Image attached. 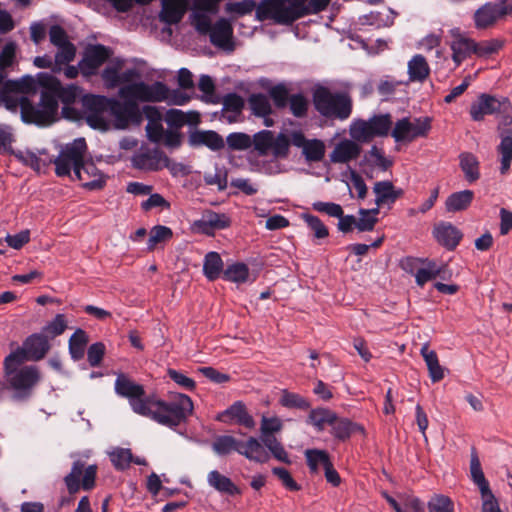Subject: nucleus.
I'll return each instance as SVG.
<instances>
[{
    "mask_svg": "<svg viewBox=\"0 0 512 512\" xmlns=\"http://www.w3.org/2000/svg\"><path fill=\"white\" fill-rule=\"evenodd\" d=\"M87 144L84 138H77L66 144L59 155L52 161L55 173L59 177L69 176L73 167L76 177L83 181V187L88 190H100L106 184V177L92 161H85Z\"/></svg>",
    "mask_w": 512,
    "mask_h": 512,
    "instance_id": "1",
    "label": "nucleus"
},
{
    "mask_svg": "<svg viewBox=\"0 0 512 512\" xmlns=\"http://www.w3.org/2000/svg\"><path fill=\"white\" fill-rule=\"evenodd\" d=\"M23 363L9 355L3 361L4 387L11 392V398L15 402L28 401L42 379L38 366H22Z\"/></svg>",
    "mask_w": 512,
    "mask_h": 512,
    "instance_id": "2",
    "label": "nucleus"
},
{
    "mask_svg": "<svg viewBox=\"0 0 512 512\" xmlns=\"http://www.w3.org/2000/svg\"><path fill=\"white\" fill-rule=\"evenodd\" d=\"M149 402L150 413L146 416L170 428L186 422L194 409L192 399L182 393L172 394L168 401L150 398Z\"/></svg>",
    "mask_w": 512,
    "mask_h": 512,
    "instance_id": "3",
    "label": "nucleus"
},
{
    "mask_svg": "<svg viewBox=\"0 0 512 512\" xmlns=\"http://www.w3.org/2000/svg\"><path fill=\"white\" fill-rule=\"evenodd\" d=\"M309 0H262L256 9L259 21L272 20L279 25H292L307 16Z\"/></svg>",
    "mask_w": 512,
    "mask_h": 512,
    "instance_id": "4",
    "label": "nucleus"
},
{
    "mask_svg": "<svg viewBox=\"0 0 512 512\" xmlns=\"http://www.w3.org/2000/svg\"><path fill=\"white\" fill-rule=\"evenodd\" d=\"M57 97L51 89L42 88L40 101L36 105L29 98L21 97L19 101L21 118L25 123L38 126H48L57 120L58 104Z\"/></svg>",
    "mask_w": 512,
    "mask_h": 512,
    "instance_id": "5",
    "label": "nucleus"
},
{
    "mask_svg": "<svg viewBox=\"0 0 512 512\" xmlns=\"http://www.w3.org/2000/svg\"><path fill=\"white\" fill-rule=\"evenodd\" d=\"M315 110L328 119L346 120L352 113V100L342 92H332L325 86H318L312 92Z\"/></svg>",
    "mask_w": 512,
    "mask_h": 512,
    "instance_id": "6",
    "label": "nucleus"
},
{
    "mask_svg": "<svg viewBox=\"0 0 512 512\" xmlns=\"http://www.w3.org/2000/svg\"><path fill=\"white\" fill-rule=\"evenodd\" d=\"M486 115H496L500 127L511 126L512 104L510 100L503 96L481 94L477 101L471 104L470 116L474 121H482Z\"/></svg>",
    "mask_w": 512,
    "mask_h": 512,
    "instance_id": "7",
    "label": "nucleus"
},
{
    "mask_svg": "<svg viewBox=\"0 0 512 512\" xmlns=\"http://www.w3.org/2000/svg\"><path fill=\"white\" fill-rule=\"evenodd\" d=\"M252 145L260 156H267L271 151L276 159H286L290 153V138L285 133L277 136L271 130H261L253 135Z\"/></svg>",
    "mask_w": 512,
    "mask_h": 512,
    "instance_id": "8",
    "label": "nucleus"
},
{
    "mask_svg": "<svg viewBox=\"0 0 512 512\" xmlns=\"http://www.w3.org/2000/svg\"><path fill=\"white\" fill-rule=\"evenodd\" d=\"M392 127L390 114L374 115L368 120L358 119L350 128L352 138L358 142L367 143L375 137L387 136Z\"/></svg>",
    "mask_w": 512,
    "mask_h": 512,
    "instance_id": "9",
    "label": "nucleus"
},
{
    "mask_svg": "<svg viewBox=\"0 0 512 512\" xmlns=\"http://www.w3.org/2000/svg\"><path fill=\"white\" fill-rule=\"evenodd\" d=\"M114 388L116 394L129 400V403L135 413L139 415H147L150 413V397H146V393L142 385L132 381L126 374L118 373Z\"/></svg>",
    "mask_w": 512,
    "mask_h": 512,
    "instance_id": "10",
    "label": "nucleus"
},
{
    "mask_svg": "<svg viewBox=\"0 0 512 512\" xmlns=\"http://www.w3.org/2000/svg\"><path fill=\"white\" fill-rule=\"evenodd\" d=\"M118 95L120 98L134 97L136 101L141 102H162L169 98L170 91L167 85L160 81L152 84L139 81L120 87Z\"/></svg>",
    "mask_w": 512,
    "mask_h": 512,
    "instance_id": "11",
    "label": "nucleus"
},
{
    "mask_svg": "<svg viewBox=\"0 0 512 512\" xmlns=\"http://www.w3.org/2000/svg\"><path fill=\"white\" fill-rule=\"evenodd\" d=\"M277 109L289 106L290 113L296 118H305L308 115L309 101L303 93L290 95L285 84L279 83L272 86L268 91Z\"/></svg>",
    "mask_w": 512,
    "mask_h": 512,
    "instance_id": "12",
    "label": "nucleus"
},
{
    "mask_svg": "<svg viewBox=\"0 0 512 512\" xmlns=\"http://www.w3.org/2000/svg\"><path fill=\"white\" fill-rule=\"evenodd\" d=\"M111 98L103 95L85 94L81 104L86 123L93 129L107 130L108 122L104 116L109 112Z\"/></svg>",
    "mask_w": 512,
    "mask_h": 512,
    "instance_id": "13",
    "label": "nucleus"
},
{
    "mask_svg": "<svg viewBox=\"0 0 512 512\" xmlns=\"http://www.w3.org/2000/svg\"><path fill=\"white\" fill-rule=\"evenodd\" d=\"M97 476V466L89 465L85 467V463L76 460L72 464L70 473L64 477V483L70 495H75L82 488L90 491L95 487Z\"/></svg>",
    "mask_w": 512,
    "mask_h": 512,
    "instance_id": "14",
    "label": "nucleus"
},
{
    "mask_svg": "<svg viewBox=\"0 0 512 512\" xmlns=\"http://www.w3.org/2000/svg\"><path fill=\"white\" fill-rule=\"evenodd\" d=\"M430 117L415 118L413 122L408 117L399 119L391 131L395 142L410 143L417 138L427 137L431 130Z\"/></svg>",
    "mask_w": 512,
    "mask_h": 512,
    "instance_id": "15",
    "label": "nucleus"
},
{
    "mask_svg": "<svg viewBox=\"0 0 512 512\" xmlns=\"http://www.w3.org/2000/svg\"><path fill=\"white\" fill-rule=\"evenodd\" d=\"M51 348L49 338L44 333H33L29 335L23 342L21 347H17L9 356L26 361H40Z\"/></svg>",
    "mask_w": 512,
    "mask_h": 512,
    "instance_id": "16",
    "label": "nucleus"
},
{
    "mask_svg": "<svg viewBox=\"0 0 512 512\" xmlns=\"http://www.w3.org/2000/svg\"><path fill=\"white\" fill-rule=\"evenodd\" d=\"M121 102L111 98L109 114L114 117L117 128L124 129L130 123L139 125L142 122V112L134 97L122 98Z\"/></svg>",
    "mask_w": 512,
    "mask_h": 512,
    "instance_id": "17",
    "label": "nucleus"
},
{
    "mask_svg": "<svg viewBox=\"0 0 512 512\" xmlns=\"http://www.w3.org/2000/svg\"><path fill=\"white\" fill-rule=\"evenodd\" d=\"M512 14V0H497L488 2L478 8L473 16L477 29H487L498 19Z\"/></svg>",
    "mask_w": 512,
    "mask_h": 512,
    "instance_id": "18",
    "label": "nucleus"
},
{
    "mask_svg": "<svg viewBox=\"0 0 512 512\" xmlns=\"http://www.w3.org/2000/svg\"><path fill=\"white\" fill-rule=\"evenodd\" d=\"M37 84L41 88H48L54 91L58 102L61 101L64 106L72 105L81 92L80 87L75 84L63 86L58 78L47 72H40L36 76Z\"/></svg>",
    "mask_w": 512,
    "mask_h": 512,
    "instance_id": "19",
    "label": "nucleus"
},
{
    "mask_svg": "<svg viewBox=\"0 0 512 512\" xmlns=\"http://www.w3.org/2000/svg\"><path fill=\"white\" fill-rule=\"evenodd\" d=\"M113 51L102 44L88 45L83 58L79 61L81 74L89 78L98 73V69L109 60Z\"/></svg>",
    "mask_w": 512,
    "mask_h": 512,
    "instance_id": "20",
    "label": "nucleus"
},
{
    "mask_svg": "<svg viewBox=\"0 0 512 512\" xmlns=\"http://www.w3.org/2000/svg\"><path fill=\"white\" fill-rule=\"evenodd\" d=\"M290 146L302 148L307 162L322 161L325 156V144L319 139H307L301 130H293L290 135Z\"/></svg>",
    "mask_w": 512,
    "mask_h": 512,
    "instance_id": "21",
    "label": "nucleus"
},
{
    "mask_svg": "<svg viewBox=\"0 0 512 512\" xmlns=\"http://www.w3.org/2000/svg\"><path fill=\"white\" fill-rule=\"evenodd\" d=\"M230 226L231 219L228 215L213 210H206L201 219L193 223L195 229L207 236H213L216 230L226 229Z\"/></svg>",
    "mask_w": 512,
    "mask_h": 512,
    "instance_id": "22",
    "label": "nucleus"
},
{
    "mask_svg": "<svg viewBox=\"0 0 512 512\" xmlns=\"http://www.w3.org/2000/svg\"><path fill=\"white\" fill-rule=\"evenodd\" d=\"M168 161V156L159 148L141 149L132 158L133 166L148 171L163 169V162Z\"/></svg>",
    "mask_w": 512,
    "mask_h": 512,
    "instance_id": "23",
    "label": "nucleus"
},
{
    "mask_svg": "<svg viewBox=\"0 0 512 512\" xmlns=\"http://www.w3.org/2000/svg\"><path fill=\"white\" fill-rule=\"evenodd\" d=\"M216 420L226 424H238L251 429L255 426L253 417L248 413L246 405L242 401H236L226 410L219 413Z\"/></svg>",
    "mask_w": 512,
    "mask_h": 512,
    "instance_id": "24",
    "label": "nucleus"
},
{
    "mask_svg": "<svg viewBox=\"0 0 512 512\" xmlns=\"http://www.w3.org/2000/svg\"><path fill=\"white\" fill-rule=\"evenodd\" d=\"M433 235L437 242L447 250H454L460 243L462 232L449 222H441L433 229Z\"/></svg>",
    "mask_w": 512,
    "mask_h": 512,
    "instance_id": "25",
    "label": "nucleus"
},
{
    "mask_svg": "<svg viewBox=\"0 0 512 512\" xmlns=\"http://www.w3.org/2000/svg\"><path fill=\"white\" fill-rule=\"evenodd\" d=\"M209 37L214 46L233 50V27L226 18H220L213 24Z\"/></svg>",
    "mask_w": 512,
    "mask_h": 512,
    "instance_id": "26",
    "label": "nucleus"
},
{
    "mask_svg": "<svg viewBox=\"0 0 512 512\" xmlns=\"http://www.w3.org/2000/svg\"><path fill=\"white\" fill-rule=\"evenodd\" d=\"M357 142L348 139L339 141L329 155L330 161L344 164L356 160L362 152V148Z\"/></svg>",
    "mask_w": 512,
    "mask_h": 512,
    "instance_id": "27",
    "label": "nucleus"
},
{
    "mask_svg": "<svg viewBox=\"0 0 512 512\" xmlns=\"http://www.w3.org/2000/svg\"><path fill=\"white\" fill-rule=\"evenodd\" d=\"M188 143L191 147L206 146L212 151L224 148V140L213 130H196L189 134Z\"/></svg>",
    "mask_w": 512,
    "mask_h": 512,
    "instance_id": "28",
    "label": "nucleus"
},
{
    "mask_svg": "<svg viewBox=\"0 0 512 512\" xmlns=\"http://www.w3.org/2000/svg\"><path fill=\"white\" fill-rule=\"evenodd\" d=\"M501 142L497 147V151L501 155V174H506L512 162V129L510 126H498Z\"/></svg>",
    "mask_w": 512,
    "mask_h": 512,
    "instance_id": "29",
    "label": "nucleus"
},
{
    "mask_svg": "<svg viewBox=\"0 0 512 512\" xmlns=\"http://www.w3.org/2000/svg\"><path fill=\"white\" fill-rule=\"evenodd\" d=\"M239 454L257 463H266L270 459V454L263 442L252 436L246 442L241 441Z\"/></svg>",
    "mask_w": 512,
    "mask_h": 512,
    "instance_id": "30",
    "label": "nucleus"
},
{
    "mask_svg": "<svg viewBox=\"0 0 512 512\" xmlns=\"http://www.w3.org/2000/svg\"><path fill=\"white\" fill-rule=\"evenodd\" d=\"M185 12V0H162V9L159 18L162 22L173 25L182 20Z\"/></svg>",
    "mask_w": 512,
    "mask_h": 512,
    "instance_id": "31",
    "label": "nucleus"
},
{
    "mask_svg": "<svg viewBox=\"0 0 512 512\" xmlns=\"http://www.w3.org/2000/svg\"><path fill=\"white\" fill-rule=\"evenodd\" d=\"M356 432L364 433L363 426L348 418H340L337 415L335 416V420L331 425L330 433L336 440L345 442Z\"/></svg>",
    "mask_w": 512,
    "mask_h": 512,
    "instance_id": "32",
    "label": "nucleus"
},
{
    "mask_svg": "<svg viewBox=\"0 0 512 512\" xmlns=\"http://www.w3.org/2000/svg\"><path fill=\"white\" fill-rule=\"evenodd\" d=\"M452 59L459 66L465 59L474 54V40L457 35L451 42Z\"/></svg>",
    "mask_w": 512,
    "mask_h": 512,
    "instance_id": "33",
    "label": "nucleus"
},
{
    "mask_svg": "<svg viewBox=\"0 0 512 512\" xmlns=\"http://www.w3.org/2000/svg\"><path fill=\"white\" fill-rule=\"evenodd\" d=\"M207 481L211 487L222 494L230 496L241 494V490L233 483V481L229 477L222 475L217 470H212L208 473Z\"/></svg>",
    "mask_w": 512,
    "mask_h": 512,
    "instance_id": "34",
    "label": "nucleus"
},
{
    "mask_svg": "<svg viewBox=\"0 0 512 512\" xmlns=\"http://www.w3.org/2000/svg\"><path fill=\"white\" fill-rule=\"evenodd\" d=\"M422 357L427 365L429 376L433 383L439 382L444 378V369L439 364L438 356L434 350L429 349V344L425 343L420 350Z\"/></svg>",
    "mask_w": 512,
    "mask_h": 512,
    "instance_id": "35",
    "label": "nucleus"
},
{
    "mask_svg": "<svg viewBox=\"0 0 512 512\" xmlns=\"http://www.w3.org/2000/svg\"><path fill=\"white\" fill-rule=\"evenodd\" d=\"M474 199L472 190H463L449 195L445 201L447 212H459L468 209Z\"/></svg>",
    "mask_w": 512,
    "mask_h": 512,
    "instance_id": "36",
    "label": "nucleus"
},
{
    "mask_svg": "<svg viewBox=\"0 0 512 512\" xmlns=\"http://www.w3.org/2000/svg\"><path fill=\"white\" fill-rule=\"evenodd\" d=\"M408 74L412 82H423L428 78L430 67L423 55L416 54L408 62Z\"/></svg>",
    "mask_w": 512,
    "mask_h": 512,
    "instance_id": "37",
    "label": "nucleus"
},
{
    "mask_svg": "<svg viewBox=\"0 0 512 512\" xmlns=\"http://www.w3.org/2000/svg\"><path fill=\"white\" fill-rule=\"evenodd\" d=\"M459 160V165L464 173L465 179L469 183L476 182L480 178V164L477 157L470 152H463L459 155Z\"/></svg>",
    "mask_w": 512,
    "mask_h": 512,
    "instance_id": "38",
    "label": "nucleus"
},
{
    "mask_svg": "<svg viewBox=\"0 0 512 512\" xmlns=\"http://www.w3.org/2000/svg\"><path fill=\"white\" fill-rule=\"evenodd\" d=\"M337 414L328 408L311 409L307 418V423L313 425L317 431L322 432L328 425L331 427Z\"/></svg>",
    "mask_w": 512,
    "mask_h": 512,
    "instance_id": "39",
    "label": "nucleus"
},
{
    "mask_svg": "<svg viewBox=\"0 0 512 512\" xmlns=\"http://www.w3.org/2000/svg\"><path fill=\"white\" fill-rule=\"evenodd\" d=\"M124 66V60L111 61L101 72V78L107 89H114L120 85V71Z\"/></svg>",
    "mask_w": 512,
    "mask_h": 512,
    "instance_id": "40",
    "label": "nucleus"
},
{
    "mask_svg": "<svg viewBox=\"0 0 512 512\" xmlns=\"http://www.w3.org/2000/svg\"><path fill=\"white\" fill-rule=\"evenodd\" d=\"M223 261L217 252H209L205 255L203 273L209 281H215L223 275Z\"/></svg>",
    "mask_w": 512,
    "mask_h": 512,
    "instance_id": "41",
    "label": "nucleus"
},
{
    "mask_svg": "<svg viewBox=\"0 0 512 512\" xmlns=\"http://www.w3.org/2000/svg\"><path fill=\"white\" fill-rule=\"evenodd\" d=\"M247 101L252 114L256 117L270 116L273 113L269 97L263 93H253Z\"/></svg>",
    "mask_w": 512,
    "mask_h": 512,
    "instance_id": "42",
    "label": "nucleus"
},
{
    "mask_svg": "<svg viewBox=\"0 0 512 512\" xmlns=\"http://www.w3.org/2000/svg\"><path fill=\"white\" fill-rule=\"evenodd\" d=\"M241 441L231 435H220L212 443V450L219 456H225L233 451L239 453Z\"/></svg>",
    "mask_w": 512,
    "mask_h": 512,
    "instance_id": "43",
    "label": "nucleus"
},
{
    "mask_svg": "<svg viewBox=\"0 0 512 512\" xmlns=\"http://www.w3.org/2000/svg\"><path fill=\"white\" fill-rule=\"evenodd\" d=\"M88 343V335L82 329H77L69 339V353L71 358L78 361L84 357L85 348Z\"/></svg>",
    "mask_w": 512,
    "mask_h": 512,
    "instance_id": "44",
    "label": "nucleus"
},
{
    "mask_svg": "<svg viewBox=\"0 0 512 512\" xmlns=\"http://www.w3.org/2000/svg\"><path fill=\"white\" fill-rule=\"evenodd\" d=\"M249 276L250 272L248 266L245 263L236 262L226 267L223 271L222 278L226 281L242 284L249 280Z\"/></svg>",
    "mask_w": 512,
    "mask_h": 512,
    "instance_id": "45",
    "label": "nucleus"
},
{
    "mask_svg": "<svg viewBox=\"0 0 512 512\" xmlns=\"http://www.w3.org/2000/svg\"><path fill=\"white\" fill-rule=\"evenodd\" d=\"M470 473L473 482L479 487L481 494H487L489 491V482L486 480L482 471L480 460L475 451L471 454Z\"/></svg>",
    "mask_w": 512,
    "mask_h": 512,
    "instance_id": "46",
    "label": "nucleus"
},
{
    "mask_svg": "<svg viewBox=\"0 0 512 512\" xmlns=\"http://www.w3.org/2000/svg\"><path fill=\"white\" fill-rule=\"evenodd\" d=\"M279 402L283 407L289 409L307 411L311 407V404L307 398L301 396L300 394L289 392L288 390L282 391Z\"/></svg>",
    "mask_w": 512,
    "mask_h": 512,
    "instance_id": "47",
    "label": "nucleus"
},
{
    "mask_svg": "<svg viewBox=\"0 0 512 512\" xmlns=\"http://www.w3.org/2000/svg\"><path fill=\"white\" fill-rule=\"evenodd\" d=\"M304 454L311 473H317L320 465L324 468L331 461L325 450L307 449Z\"/></svg>",
    "mask_w": 512,
    "mask_h": 512,
    "instance_id": "48",
    "label": "nucleus"
},
{
    "mask_svg": "<svg viewBox=\"0 0 512 512\" xmlns=\"http://www.w3.org/2000/svg\"><path fill=\"white\" fill-rule=\"evenodd\" d=\"M76 46L74 44H67L64 47H59L54 56L55 69L54 73H60L63 66L72 62L76 56Z\"/></svg>",
    "mask_w": 512,
    "mask_h": 512,
    "instance_id": "49",
    "label": "nucleus"
},
{
    "mask_svg": "<svg viewBox=\"0 0 512 512\" xmlns=\"http://www.w3.org/2000/svg\"><path fill=\"white\" fill-rule=\"evenodd\" d=\"M172 237L173 232L171 228L163 225H156L150 230L147 249L149 251H153L158 244L166 242Z\"/></svg>",
    "mask_w": 512,
    "mask_h": 512,
    "instance_id": "50",
    "label": "nucleus"
},
{
    "mask_svg": "<svg viewBox=\"0 0 512 512\" xmlns=\"http://www.w3.org/2000/svg\"><path fill=\"white\" fill-rule=\"evenodd\" d=\"M261 440L265 449L267 448L275 459L288 465L291 464L288 453L275 436L261 437Z\"/></svg>",
    "mask_w": 512,
    "mask_h": 512,
    "instance_id": "51",
    "label": "nucleus"
},
{
    "mask_svg": "<svg viewBox=\"0 0 512 512\" xmlns=\"http://www.w3.org/2000/svg\"><path fill=\"white\" fill-rule=\"evenodd\" d=\"M364 160L383 171L388 170L393 165V161L385 157L383 150L375 145L365 154Z\"/></svg>",
    "mask_w": 512,
    "mask_h": 512,
    "instance_id": "52",
    "label": "nucleus"
},
{
    "mask_svg": "<svg viewBox=\"0 0 512 512\" xmlns=\"http://www.w3.org/2000/svg\"><path fill=\"white\" fill-rule=\"evenodd\" d=\"M373 192L376 195L375 203L378 207L391 204L393 183L391 181H378L373 186Z\"/></svg>",
    "mask_w": 512,
    "mask_h": 512,
    "instance_id": "53",
    "label": "nucleus"
},
{
    "mask_svg": "<svg viewBox=\"0 0 512 512\" xmlns=\"http://www.w3.org/2000/svg\"><path fill=\"white\" fill-rule=\"evenodd\" d=\"M503 46V42L498 39L474 41V54L478 57H489L497 53Z\"/></svg>",
    "mask_w": 512,
    "mask_h": 512,
    "instance_id": "54",
    "label": "nucleus"
},
{
    "mask_svg": "<svg viewBox=\"0 0 512 512\" xmlns=\"http://www.w3.org/2000/svg\"><path fill=\"white\" fill-rule=\"evenodd\" d=\"M110 460L117 470H125L130 467L133 455L130 449L117 448L110 453Z\"/></svg>",
    "mask_w": 512,
    "mask_h": 512,
    "instance_id": "55",
    "label": "nucleus"
},
{
    "mask_svg": "<svg viewBox=\"0 0 512 512\" xmlns=\"http://www.w3.org/2000/svg\"><path fill=\"white\" fill-rule=\"evenodd\" d=\"M302 218L313 232V236L316 239H324L329 236V230L322 222V220L311 214H302Z\"/></svg>",
    "mask_w": 512,
    "mask_h": 512,
    "instance_id": "56",
    "label": "nucleus"
},
{
    "mask_svg": "<svg viewBox=\"0 0 512 512\" xmlns=\"http://www.w3.org/2000/svg\"><path fill=\"white\" fill-rule=\"evenodd\" d=\"M429 512H453L452 500L444 495H434L428 502Z\"/></svg>",
    "mask_w": 512,
    "mask_h": 512,
    "instance_id": "57",
    "label": "nucleus"
},
{
    "mask_svg": "<svg viewBox=\"0 0 512 512\" xmlns=\"http://www.w3.org/2000/svg\"><path fill=\"white\" fill-rule=\"evenodd\" d=\"M227 144L232 150H247L252 146L251 137L248 134L234 132L227 136Z\"/></svg>",
    "mask_w": 512,
    "mask_h": 512,
    "instance_id": "58",
    "label": "nucleus"
},
{
    "mask_svg": "<svg viewBox=\"0 0 512 512\" xmlns=\"http://www.w3.org/2000/svg\"><path fill=\"white\" fill-rule=\"evenodd\" d=\"M67 328L65 316L63 314H57L55 318L43 327L42 333L48 336V338H55L61 335Z\"/></svg>",
    "mask_w": 512,
    "mask_h": 512,
    "instance_id": "59",
    "label": "nucleus"
},
{
    "mask_svg": "<svg viewBox=\"0 0 512 512\" xmlns=\"http://www.w3.org/2000/svg\"><path fill=\"white\" fill-rule=\"evenodd\" d=\"M244 108V100L237 93H229L223 99V112L241 114Z\"/></svg>",
    "mask_w": 512,
    "mask_h": 512,
    "instance_id": "60",
    "label": "nucleus"
},
{
    "mask_svg": "<svg viewBox=\"0 0 512 512\" xmlns=\"http://www.w3.org/2000/svg\"><path fill=\"white\" fill-rule=\"evenodd\" d=\"M255 8L257 9L256 3L254 0H243L240 2H228L225 5V11L227 13H235L240 16L251 13Z\"/></svg>",
    "mask_w": 512,
    "mask_h": 512,
    "instance_id": "61",
    "label": "nucleus"
},
{
    "mask_svg": "<svg viewBox=\"0 0 512 512\" xmlns=\"http://www.w3.org/2000/svg\"><path fill=\"white\" fill-rule=\"evenodd\" d=\"M49 40L51 44H53L57 48L64 47L67 44H73L71 41H69L65 29L58 24H54L50 27Z\"/></svg>",
    "mask_w": 512,
    "mask_h": 512,
    "instance_id": "62",
    "label": "nucleus"
},
{
    "mask_svg": "<svg viewBox=\"0 0 512 512\" xmlns=\"http://www.w3.org/2000/svg\"><path fill=\"white\" fill-rule=\"evenodd\" d=\"M275 475L282 483V485L289 491H299L301 486L293 479L290 472L283 467H274L272 469Z\"/></svg>",
    "mask_w": 512,
    "mask_h": 512,
    "instance_id": "63",
    "label": "nucleus"
},
{
    "mask_svg": "<svg viewBox=\"0 0 512 512\" xmlns=\"http://www.w3.org/2000/svg\"><path fill=\"white\" fill-rule=\"evenodd\" d=\"M282 422L277 417H265L263 416L261 421V437H272L275 432H279L282 429Z\"/></svg>",
    "mask_w": 512,
    "mask_h": 512,
    "instance_id": "64",
    "label": "nucleus"
}]
</instances>
